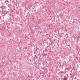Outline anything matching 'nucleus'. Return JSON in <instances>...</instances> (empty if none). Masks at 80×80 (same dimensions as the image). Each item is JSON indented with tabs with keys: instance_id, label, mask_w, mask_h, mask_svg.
Segmentation results:
<instances>
[{
	"instance_id": "obj_3",
	"label": "nucleus",
	"mask_w": 80,
	"mask_h": 80,
	"mask_svg": "<svg viewBox=\"0 0 80 80\" xmlns=\"http://www.w3.org/2000/svg\"><path fill=\"white\" fill-rule=\"evenodd\" d=\"M66 35H67H67H68V33H67L66 34Z\"/></svg>"
},
{
	"instance_id": "obj_4",
	"label": "nucleus",
	"mask_w": 80,
	"mask_h": 80,
	"mask_svg": "<svg viewBox=\"0 0 80 80\" xmlns=\"http://www.w3.org/2000/svg\"><path fill=\"white\" fill-rule=\"evenodd\" d=\"M51 43H53V41H51Z\"/></svg>"
},
{
	"instance_id": "obj_5",
	"label": "nucleus",
	"mask_w": 80,
	"mask_h": 80,
	"mask_svg": "<svg viewBox=\"0 0 80 80\" xmlns=\"http://www.w3.org/2000/svg\"><path fill=\"white\" fill-rule=\"evenodd\" d=\"M36 58L37 59V58H38V57H37V56L36 57Z\"/></svg>"
},
{
	"instance_id": "obj_2",
	"label": "nucleus",
	"mask_w": 80,
	"mask_h": 80,
	"mask_svg": "<svg viewBox=\"0 0 80 80\" xmlns=\"http://www.w3.org/2000/svg\"><path fill=\"white\" fill-rule=\"evenodd\" d=\"M51 45H53V43H51Z\"/></svg>"
},
{
	"instance_id": "obj_6",
	"label": "nucleus",
	"mask_w": 80,
	"mask_h": 80,
	"mask_svg": "<svg viewBox=\"0 0 80 80\" xmlns=\"http://www.w3.org/2000/svg\"><path fill=\"white\" fill-rule=\"evenodd\" d=\"M25 49H27V48H26V47H25Z\"/></svg>"
},
{
	"instance_id": "obj_1",
	"label": "nucleus",
	"mask_w": 80,
	"mask_h": 80,
	"mask_svg": "<svg viewBox=\"0 0 80 80\" xmlns=\"http://www.w3.org/2000/svg\"><path fill=\"white\" fill-rule=\"evenodd\" d=\"M63 80H67V77L64 76V78H63Z\"/></svg>"
},
{
	"instance_id": "obj_7",
	"label": "nucleus",
	"mask_w": 80,
	"mask_h": 80,
	"mask_svg": "<svg viewBox=\"0 0 80 80\" xmlns=\"http://www.w3.org/2000/svg\"><path fill=\"white\" fill-rule=\"evenodd\" d=\"M1 35H3V33H2V34H1Z\"/></svg>"
}]
</instances>
